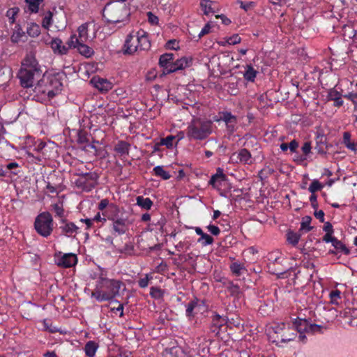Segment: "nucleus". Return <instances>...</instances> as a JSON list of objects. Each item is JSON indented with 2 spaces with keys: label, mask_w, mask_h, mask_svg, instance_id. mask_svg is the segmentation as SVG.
<instances>
[{
  "label": "nucleus",
  "mask_w": 357,
  "mask_h": 357,
  "mask_svg": "<svg viewBox=\"0 0 357 357\" xmlns=\"http://www.w3.org/2000/svg\"><path fill=\"white\" fill-rule=\"evenodd\" d=\"M122 288L125 289V284L122 281L108 278L106 271L100 268V272L97 274L95 289L91 292V297L98 302L113 301L120 295Z\"/></svg>",
  "instance_id": "1"
},
{
  "label": "nucleus",
  "mask_w": 357,
  "mask_h": 357,
  "mask_svg": "<svg viewBox=\"0 0 357 357\" xmlns=\"http://www.w3.org/2000/svg\"><path fill=\"white\" fill-rule=\"evenodd\" d=\"M149 34L139 29L132 31L126 38L122 51L124 54H133L135 52L148 51L151 48Z\"/></svg>",
  "instance_id": "2"
},
{
  "label": "nucleus",
  "mask_w": 357,
  "mask_h": 357,
  "mask_svg": "<svg viewBox=\"0 0 357 357\" xmlns=\"http://www.w3.org/2000/svg\"><path fill=\"white\" fill-rule=\"evenodd\" d=\"M130 8L119 0L107 3L102 10V16L108 24L123 23L126 25L130 21Z\"/></svg>",
  "instance_id": "3"
},
{
  "label": "nucleus",
  "mask_w": 357,
  "mask_h": 357,
  "mask_svg": "<svg viewBox=\"0 0 357 357\" xmlns=\"http://www.w3.org/2000/svg\"><path fill=\"white\" fill-rule=\"evenodd\" d=\"M42 72L35 56L27 54L22 63V67L18 73V78L22 86L24 88L31 87L36 77H39Z\"/></svg>",
  "instance_id": "4"
},
{
  "label": "nucleus",
  "mask_w": 357,
  "mask_h": 357,
  "mask_svg": "<svg viewBox=\"0 0 357 357\" xmlns=\"http://www.w3.org/2000/svg\"><path fill=\"white\" fill-rule=\"evenodd\" d=\"M296 320L290 324L284 322L274 323L271 328L269 330V338L273 343L280 345L281 343H286L294 340L297 336L298 330L296 327Z\"/></svg>",
  "instance_id": "5"
},
{
  "label": "nucleus",
  "mask_w": 357,
  "mask_h": 357,
  "mask_svg": "<svg viewBox=\"0 0 357 357\" xmlns=\"http://www.w3.org/2000/svg\"><path fill=\"white\" fill-rule=\"evenodd\" d=\"M213 130V121L201 118L193 119L186 129V135L189 140H204Z\"/></svg>",
  "instance_id": "6"
},
{
  "label": "nucleus",
  "mask_w": 357,
  "mask_h": 357,
  "mask_svg": "<svg viewBox=\"0 0 357 357\" xmlns=\"http://www.w3.org/2000/svg\"><path fill=\"white\" fill-rule=\"evenodd\" d=\"M34 228L37 233L43 237L50 236L54 229V220L49 212L38 214L34 221Z\"/></svg>",
  "instance_id": "7"
},
{
  "label": "nucleus",
  "mask_w": 357,
  "mask_h": 357,
  "mask_svg": "<svg viewBox=\"0 0 357 357\" xmlns=\"http://www.w3.org/2000/svg\"><path fill=\"white\" fill-rule=\"evenodd\" d=\"M99 176L96 172H86L79 175L75 179V184L85 192L91 191L98 184Z\"/></svg>",
  "instance_id": "8"
},
{
  "label": "nucleus",
  "mask_w": 357,
  "mask_h": 357,
  "mask_svg": "<svg viewBox=\"0 0 357 357\" xmlns=\"http://www.w3.org/2000/svg\"><path fill=\"white\" fill-rule=\"evenodd\" d=\"M43 82L46 84V92L47 100H49L61 91L63 84L59 74H53L43 77Z\"/></svg>",
  "instance_id": "9"
},
{
  "label": "nucleus",
  "mask_w": 357,
  "mask_h": 357,
  "mask_svg": "<svg viewBox=\"0 0 357 357\" xmlns=\"http://www.w3.org/2000/svg\"><path fill=\"white\" fill-rule=\"evenodd\" d=\"M112 221V231L115 235H123L128 230V220L121 217H108Z\"/></svg>",
  "instance_id": "10"
},
{
  "label": "nucleus",
  "mask_w": 357,
  "mask_h": 357,
  "mask_svg": "<svg viewBox=\"0 0 357 357\" xmlns=\"http://www.w3.org/2000/svg\"><path fill=\"white\" fill-rule=\"evenodd\" d=\"M220 119H214L215 121H222L225 123L227 130L229 134L234 133L236 129L237 117L230 112H222L220 113Z\"/></svg>",
  "instance_id": "11"
},
{
  "label": "nucleus",
  "mask_w": 357,
  "mask_h": 357,
  "mask_svg": "<svg viewBox=\"0 0 357 357\" xmlns=\"http://www.w3.org/2000/svg\"><path fill=\"white\" fill-rule=\"evenodd\" d=\"M316 146L314 147L317 153L321 155H325L327 153L328 144L327 143V138L322 131H318L315 136Z\"/></svg>",
  "instance_id": "12"
},
{
  "label": "nucleus",
  "mask_w": 357,
  "mask_h": 357,
  "mask_svg": "<svg viewBox=\"0 0 357 357\" xmlns=\"http://www.w3.org/2000/svg\"><path fill=\"white\" fill-rule=\"evenodd\" d=\"M78 36L72 35L68 41V45H74L79 42H86L88 38V24L86 23L81 24L77 29Z\"/></svg>",
  "instance_id": "13"
},
{
  "label": "nucleus",
  "mask_w": 357,
  "mask_h": 357,
  "mask_svg": "<svg viewBox=\"0 0 357 357\" xmlns=\"http://www.w3.org/2000/svg\"><path fill=\"white\" fill-rule=\"evenodd\" d=\"M298 332L305 331L306 333H316L321 330V326L317 324H311L306 319H299L296 324Z\"/></svg>",
  "instance_id": "14"
},
{
  "label": "nucleus",
  "mask_w": 357,
  "mask_h": 357,
  "mask_svg": "<svg viewBox=\"0 0 357 357\" xmlns=\"http://www.w3.org/2000/svg\"><path fill=\"white\" fill-rule=\"evenodd\" d=\"M175 59L174 54L172 53H165L162 54L159 58L158 64L160 67L162 68V73L164 75L170 74L168 72L171 66H173L174 60Z\"/></svg>",
  "instance_id": "15"
},
{
  "label": "nucleus",
  "mask_w": 357,
  "mask_h": 357,
  "mask_svg": "<svg viewBox=\"0 0 357 357\" xmlns=\"http://www.w3.org/2000/svg\"><path fill=\"white\" fill-rule=\"evenodd\" d=\"M77 262V255L73 253H68L59 257L56 261V264L61 267L70 268L74 266Z\"/></svg>",
  "instance_id": "16"
},
{
  "label": "nucleus",
  "mask_w": 357,
  "mask_h": 357,
  "mask_svg": "<svg viewBox=\"0 0 357 357\" xmlns=\"http://www.w3.org/2000/svg\"><path fill=\"white\" fill-rule=\"evenodd\" d=\"M192 63V59L190 57H182L179 59L174 60L173 66H171L169 68L168 72L171 73L176 72L178 70H183L188 67H190Z\"/></svg>",
  "instance_id": "17"
},
{
  "label": "nucleus",
  "mask_w": 357,
  "mask_h": 357,
  "mask_svg": "<svg viewBox=\"0 0 357 357\" xmlns=\"http://www.w3.org/2000/svg\"><path fill=\"white\" fill-rule=\"evenodd\" d=\"M61 224L62 225L59 227V229L61 230V233L63 235L70 237L78 232L79 227L73 222L62 219Z\"/></svg>",
  "instance_id": "18"
},
{
  "label": "nucleus",
  "mask_w": 357,
  "mask_h": 357,
  "mask_svg": "<svg viewBox=\"0 0 357 357\" xmlns=\"http://www.w3.org/2000/svg\"><path fill=\"white\" fill-rule=\"evenodd\" d=\"M90 82L100 92H107L112 89L111 82L100 77L95 76Z\"/></svg>",
  "instance_id": "19"
},
{
  "label": "nucleus",
  "mask_w": 357,
  "mask_h": 357,
  "mask_svg": "<svg viewBox=\"0 0 357 357\" xmlns=\"http://www.w3.org/2000/svg\"><path fill=\"white\" fill-rule=\"evenodd\" d=\"M211 319L210 331L211 333H215L217 335L219 333L220 328L226 324V319L225 317L217 313H215L211 317Z\"/></svg>",
  "instance_id": "20"
},
{
  "label": "nucleus",
  "mask_w": 357,
  "mask_h": 357,
  "mask_svg": "<svg viewBox=\"0 0 357 357\" xmlns=\"http://www.w3.org/2000/svg\"><path fill=\"white\" fill-rule=\"evenodd\" d=\"M342 95L340 92L336 90L335 88H331L328 90L327 94V100L333 101V106L336 107H340L343 105L344 101L342 98Z\"/></svg>",
  "instance_id": "21"
},
{
  "label": "nucleus",
  "mask_w": 357,
  "mask_h": 357,
  "mask_svg": "<svg viewBox=\"0 0 357 357\" xmlns=\"http://www.w3.org/2000/svg\"><path fill=\"white\" fill-rule=\"evenodd\" d=\"M227 180V176L224 174L222 169L218 168L216 173L211 176L208 184L214 188H218L222 185V182Z\"/></svg>",
  "instance_id": "22"
},
{
  "label": "nucleus",
  "mask_w": 357,
  "mask_h": 357,
  "mask_svg": "<svg viewBox=\"0 0 357 357\" xmlns=\"http://www.w3.org/2000/svg\"><path fill=\"white\" fill-rule=\"evenodd\" d=\"M85 42H79L78 43H74V45H68L69 47L76 48L80 54L82 56L89 58L94 54L93 50L89 46L86 45Z\"/></svg>",
  "instance_id": "23"
},
{
  "label": "nucleus",
  "mask_w": 357,
  "mask_h": 357,
  "mask_svg": "<svg viewBox=\"0 0 357 357\" xmlns=\"http://www.w3.org/2000/svg\"><path fill=\"white\" fill-rule=\"evenodd\" d=\"M195 230L196 234L200 236V237L197 239V242L202 246H206L213 244L214 239L212 236L206 233H204L200 227H197L195 228Z\"/></svg>",
  "instance_id": "24"
},
{
  "label": "nucleus",
  "mask_w": 357,
  "mask_h": 357,
  "mask_svg": "<svg viewBox=\"0 0 357 357\" xmlns=\"http://www.w3.org/2000/svg\"><path fill=\"white\" fill-rule=\"evenodd\" d=\"M342 144L354 153H357V142H355L351 140V134L350 132L346 131L343 132Z\"/></svg>",
  "instance_id": "25"
},
{
  "label": "nucleus",
  "mask_w": 357,
  "mask_h": 357,
  "mask_svg": "<svg viewBox=\"0 0 357 357\" xmlns=\"http://www.w3.org/2000/svg\"><path fill=\"white\" fill-rule=\"evenodd\" d=\"M51 48L55 54L61 55L66 54L68 51V47L63 45V42L59 38H54L50 43Z\"/></svg>",
  "instance_id": "26"
},
{
  "label": "nucleus",
  "mask_w": 357,
  "mask_h": 357,
  "mask_svg": "<svg viewBox=\"0 0 357 357\" xmlns=\"http://www.w3.org/2000/svg\"><path fill=\"white\" fill-rule=\"evenodd\" d=\"M34 93L38 98V100L43 101L47 99V94L46 92V84L43 82V79L38 81L37 85L35 86Z\"/></svg>",
  "instance_id": "27"
},
{
  "label": "nucleus",
  "mask_w": 357,
  "mask_h": 357,
  "mask_svg": "<svg viewBox=\"0 0 357 357\" xmlns=\"http://www.w3.org/2000/svg\"><path fill=\"white\" fill-rule=\"evenodd\" d=\"M215 3L211 0H202L200 7L205 15L216 13Z\"/></svg>",
  "instance_id": "28"
},
{
  "label": "nucleus",
  "mask_w": 357,
  "mask_h": 357,
  "mask_svg": "<svg viewBox=\"0 0 357 357\" xmlns=\"http://www.w3.org/2000/svg\"><path fill=\"white\" fill-rule=\"evenodd\" d=\"M130 144L123 140H120L114 146V150L121 156L128 155L129 154Z\"/></svg>",
  "instance_id": "29"
},
{
  "label": "nucleus",
  "mask_w": 357,
  "mask_h": 357,
  "mask_svg": "<svg viewBox=\"0 0 357 357\" xmlns=\"http://www.w3.org/2000/svg\"><path fill=\"white\" fill-rule=\"evenodd\" d=\"M236 158L241 163L248 165L252 163L251 153L247 149H241L237 153Z\"/></svg>",
  "instance_id": "30"
},
{
  "label": "nucleus",
  "mask_w": 357,
  "mask_h": 357,
  "mask_svg": "<svg viewBox=\"0 0 357 357\" xmlns=\"http://www.w3.org/2000/svg\"><path fill=\"white\" fill-rule=\"evenodd\" d=\"M196 304L197 303H195L194 298L188 304L185 305V316L190 321L192 320L198 313L196 308Z\"/></svg>",
  "instance_id": "31"
},
{
  "label": "nucleus",
  "mask_w": 357,
  "mask_h": 357,
  "mask_svg": "<svg viewBox=\"0 0 357 357\" xmlns=\"http://www.w3.org/2000/svg\"><path fill=\"white\" fill-rule=\"evenodd\" d=\"M335 250H330L329 253L336 255L337 253H342L345 255H348L350 253L349 249L340 240L337 239L333 245Z\"/></svg>",
  "instance_id": "32"
},
{
  "label": "nucleus",
  "mask_w": 357,
  "mask_h": 357,
  "mask_svg": "<svg viewBox=\"0 0 357 357\" xmlns=\"http://www.w3.org/2000/svg\"><path fill=\"white\" fill-rule=\"evenodd\" d=\"M257 71L251 65H248L243 74L244 79L248 82H254Z\"/></svg>",
  "instance_id": "33"
},
{
  "label": "nucleus",
  "mask_w": 357,
  "mask_h": 357,
  "mask_svg": "<svg viewBox=\"0 0 357 357\" xmlns=\"http://www.w3.org/2000/svg\"><path fill=\"white\" fill-rule=\"evenodd\" d=\"M98 348V345L94 341H89L85 344V354L89 357H93Z\"/></svg>",
  "instance_id": "34"
},
{
  "label": "nucleus",
  "mask_w": 357,
  "mask_h": 357,
  "mask_svg": "<svg viewBox=\"0 0 357 357\" xmlns=\"http://www.w3.org/2000/svg\"><path fill=\"white\" fill-rule=\"evenodd\" d=\"M229 268L231 273L237 277L241 275L244 271H246L245 266L238 262H233L231 264Z\"/></svg>",
  "instance_id": "35"
},
{
  "label": "nucleus",
  "mask_w": 357,
  "mask_h": 357,
  "mask_svg": "<svg viewBox=\"0 0 357 357\" xmlns=\"http://www.w3.org/2000/svg\"><path fill=\"white\" fill-rule=\"evenodd\" d=\"M137 204L141 208L149 210L153 206V202L149 197H144L143 196H138L136 199Z\"/></svg>",
  "instance_id": "36"
},
{
  "label": "nucleus",
  "mask_w": 357,
  "mask_h": 357,
  "mask_svg": "<svg viewBox=\"0 0 357 357\" xmlns=\"http://www.w3.org/2000/svg\"><path fill=\"white\" fill-rule=\"evenodd\" d=\"M26 33L31 37H37L40 33V27L36 23H31L27 27Z\"/></svg>",
  "instance_id": "37"
},
{
  "label": "nucleus",
  "mask_w": 357,
  "mask_h": 357,
  "mask_svg": "<svg viewBox=\"0 0 357 357\" xmlns=\"http://www.w3.org/2000/svg\"><path fill=\"white\" fill-rule=\"evenodd\" d=\"M330 303L334 305H339L341 303V291L339 289L332 290L329 294Z\"/></svg>",
  "instance_id": "38"
},
{
  "label": "nucleus",
  "mask_w": 357,
  "mask_h": 357,
  "mask_svg": "<svg viewBox=\"0 0 357 357\" xmlns=\"http://www.w3.org/2000/svg\"><path fill=\"white\" fill-rule=\"evenodd\" d=\"M312 221V218L309 215H305L302 218V221L301 222V228L300 230H303L305 232H309L312 230L313 227L310 226V223Z\"/></svg>",
  "instance_id": "39"
},
{
  "label": "nucleus",
  "mask_w": 357,
  "mask_h": 357,
  "mask_svg": "<svg viewBox=\"0 0 357 357\" xmlns=\"http://www.w3.org/2000/svg\"><path fill=\"white\" fill-rule=\"evenodd\" d=\"M44 0H25L28 4L29 10L31 13H37L39 10L40 4Z\"/></svg>",
  "instance_id": "40"
},
{
  "label": "nucleus",
  "mask_w": 357,
  "mask_h": 357,
  "mask_svg": "<svg viewBox=\"0 0 357 357\" xmlns=\"http://www.w3.org/2000/svg\"><path fill=\"white\" fill-rule=\"evenodd\" d=\"M195 301L197 303L196 308L198 313L200 312L201 314H203L207 312L208 305L205 300H201L195 297Z\"/></svg>",
  "instance_id": "41"
},
{
  "label": "nucleus",
  "mask_w": 357,
  "mask_h": 357,
  "mask_svg": "<svg viewBox=\"0 0 357 357\" xmlns=\"http://www.w3.org/2000/svg\"><path fill=\"white\" fill-rule=\"evenodd\" d=\"M153 172L155 176L161 177L164 180L170 178L171 175L165 171L162 166H156L153 168Z\"/></svg>",
  "instance_id": "42"
},
{
  "label": "nucleus",
  "mask_w": 357,
  "mask_h": 357,
  "mask_svg": "<svg viewBox=\"0 0 357 357\" xmlns=\"http://www.w3.org/2000/svg\"><path fill=\"white\" fill-rule=\"evenodd\" d=\"M300 238H301L300 234H298L296 232H294L292 231H289L287 233V241L294 246L296 245L298 243Z\"/></svg>",
  "instance_id": "43"
},
{
  "label": "nucleus",
  "mask_w": 357,
  "mask_h": 357,
  "mask_svg": "<svg viewBox=\"0 0 357 357\" xmlns=\"http://www.w3.org/2000/svg\"><path fill=\"white\" fill-rule=\"evenodd\" d=\"M19 12H20V8L18 7H16V6L10 8H9L6 11V15L8 18L9 23L10 24H13L15 23V17L18 14Z\"/></svg>",
  "instance_id": "44"
},
{
  "label": "nucleus",
  "mask_w": 357,
  "mask_h": 357,
  "mask_svg": "<svg viewBox=\"0 0 357 357\" xmlns=\"http://www.w3.org/2000/svg\"><path fill=\"white\" fill-rule=\"evenodd\" d=\"M176 139L174 135H168L165 138H161L159 142L160 145L165 146L167 149L173 147V142Z\"/></svg>",
  "instance_id": "45"
},
{
  "label": "nucleus",
  "mask_w": 357,
  "mask_h": 357,
  "mask_svg": "<svg viewBox=\"0 0 357 357\" xmlns=\"http://www.w3.org/2000/svg\"><path fill=\"white\" fill-rule=\"evenodd\" d=\"M227 289L232 296H237L240 294V287L238 284H234L233 282H229L227 286Z\"/></svg>",
  "instance_id": "46"
},
{
  "label": "nucleus",
  "mask_w": 357,
  "mask_h": 357,
  "mask_svg": "<svg viewBox=\"0 0 357 357\" xmlns=\"http://www.w3.org/2000/svg\"><path fill=\"white\" fill-rule=\"evenodd\" d=\"M343 97L352 102L354 105V111L357 112V92H349L344 95Z\"/></svg>",
  "instance_id": "47"
},
{
  "label": "nucleus",
  "mask_w": 357,
  "mask_h": 357,
  "mask_svg": "<svg viewBox=\"0 0 357 357\" xmlns=\"http://www.w3.org/2000/svg\"><path fill=\"white\" fill-rule=\"evenodd\" d=\"M302 155L308 158L312 153V143L310 141L305 142L301 146Z\"/></svg>",
  "instance_id": "48"
},
{
  "label": "nucleus",
  "mask_w": 357,
  "mask_h": 357,
  "mask_svg": "<svg viewBox=\"0 0 357 357\" xmlns=\"http://www.w3.org/2000/svg\"><path fill=\"white\" fill-rule=\"evenodd\" d=\"M107 212L109 213L107 218L114 216L119 217L120 208L117 205L114 204H110Z\"/></svg>",
  "instance_id": "49"
},
{
  "label": "nucleus",
  "mask_w": 357,
  "mask_h": 357,
  "mask_svg": "<svg viewBox=\"0 0 357 357\" xmlns=\"http://www.w3.org/2000/svg\"><path fill=\"white\" fill-rule=\"evenodd\" d=\"M53 13L51 11H48L46 15L43 17L42 21V26L45 29H49L50 26L52 23Z\"/></svg>",
  "instance_id": "50"
},
{
  "label": "nucleus",
  "mask_w": 357,
  "mask_h": 357,
  "mask_svg": "<svg viewBox=\"0 0 357 357\" xmlns=\"http://www.w3.org/2000/svg\"><path fill=\"white\" fill-rule=\"evenodd\" d=\"M52 209L55 213L56 216L63 218L64 216V209L62 204L56 203L52 205Z\"/></svg>",
  "instance_id": "51"
},
{
  "label": "nucleus",
  "mask_w": 357,
  "mask_h": 357,
  "mask_svg": "<svg viewBox=\"0 0 357 357\" xmlns=\"http://www.w3.org/2000/svg\"><path fill=\"white\" fill-rule=\"evenodd\" d=\"M323 188L324 185L318 180H314L311 183L308 190L313 195L316 192L321 190Z\"/></svg>",
  "instance_id": "52"
},
{
  "label": "nucleus",
  "mask_w": 357,
  "mask_h": 357,
  "mask_svg": "<svg viewBox=\"0 0 357 357\" xmlns=\"http://www.w3.org/2000/svg\"><path fill=\"white\" fill-rule=\"evenodd\" d=\"M77 142L80 144L89 142L88 133L84 130H79L77 134Z\"/></svg>",
  "instance_id": "53"
},
{
  "label": "nucleus",
  "mask_w": 357,
  "mask_h": 357,
  "mask_svg": "<svg viewBox=\"0 0 357 357\" xmlns=\"http://www.w3.org/2000/svg\"><path fill=\"white\" fill-rule=\"evenodd\" d=\"M238 3H239L240 8L246 12L256 6V3L254 1L243 2L242 1H238Z\"/></svg>",
  "instance_id": "54"
},
{
  "label": "nucleus",
  "mask_w": 357,
  "mask_h": 357,
  "mask_svg": "<svg viewBox=\"0 0 357 357\" xmlns=\"http://www.w3.org/2000/svg\"><path fill=\"white\" fill-rule=\"evenodd\" d=\"M190 248V243L188 241H180L176 245L175 248L179 252L187 251Z\"/></svg>",
  "instance_id": "55"
},
{
  "label": "nucleus",
  "mask_w": 357,
  "mask_h": 357,
  "mask_svg": "<svg viewBox=\"0 0 357 357\" xmlns=\"http://www.w3.org/2000/svg\"><path fill=\"white\" fill-rule=\"evenodd\" d=\"M153 279V277L149 274H146L144 278H140L138 280V285L140 288H146L149 285L150 280Z\"/></svg>",
  "instance_id": "56"
},
{
  "label": "nucleus",
  "mask_w": 357,
  "mask_h": 357,
  "mask_svg": "<svg viewBox=\"0 0 357 357\" xmlns=\"http://www.w3.org/2000/svg\"><path fill=\"white\" fill-rule=\"evenodd\" d=\"M291 271L292 268H289L286 271H278V270L275 269L272 271V273L276 275L278 278L284 279L287 278L290 275V272Z\"/></svg>",
  "instance_id": "57"
},
{
  "label": "nucleus",
  "mask_w": 357,
  "mask_h": 357,
  "mask_svg": "<svg viewBox=\"0 0 357 357\" xmlns=\"http://www.w3.org/2000/svg\"><path fill=\"white\" fill-rule=\"evenodd\" d=\"M6 169L12 171V174L17 175L20 172L19 170H16L19 168V164L16 162H10L6 166Z\"/></svg>",
  "instance_id": "58"
},
{
  "label": "nucleus",
  "mask_w": 357,
  "mask_h": 357,
  "mask_svg": "<svg viewBox=\"0 0 357 357\" xmlns=\"http://www.w3.org/2000/svg\"><path fill=\"white\" fill-rule=\"evenodd\" d=\"M241 38L238 34L227 38L226 43L229 45H236L241 43Z\"/></svg>",
  "instance_id": "59"
},
{
  "label": "nucleus",
  "mask_w": 357,
  "mask_h": 357,
  "mask_svg": "<svg viewBox=\"0 0 357 357\" xmlns=\"http://www.w3.org/2000/svg\"><path fill=\"white\" fill-rule=\"evenodd\" d=\"M150 295L152 298H159L162 296V293L160 288L152 287L150 289Z\"/></svg>",
  "instance_id": "60"
},
{
  "label": "nucleus",
  "mask_w": 357,
  "mask_h": 357,
  "mask_svg": "<svg viewBox=\"0 0 357 357\" xmlns=\"http://www.w3.org/2000/svg\"><path fill=\"white\" fill-rule=\"evenodd\" d=\"M24 33L20 29L17 30L11 36V40L13 43H18L21 38L23 36Z\"/></svg>",
  "instance_id": "61"
},
{
  "label": "nucleus",
  "mask_w": 357,
  "mask_h": 357,
  "mask_svg": "<svg viewBox=\"0 0 357 357\" xmlns=\"http://www.w3.org/2000/svg\"><path fill=\"white\" fill-rule=\"evenodd\" d=\"M46 145V142L38 139L34 145L33 151H36L38 153H41L43 152V150L45 149Z\"/></svg>",
  "instance_id": "62"
},
{
  "label": "nucleus",
  "mask_w": 357,
  "mask_h": 357,
  "mask_svg": "<svg viewBox=\"0 0 357 357\" xmlns=\"http://www.w3.org/2000/svg\"><path fill=\"white\" fill-rule=\"evenodd\" d=\"M206 228L214 236H218L220 233V228L214 225H209Z\"/></svg>",
  "instance_id": "63"
},
{
  "label": "nucleus",
  "mask_w": 357,
  "mask_h": 357,
  "mask_svg": "<svg viewBox=\"0 0 357 357\" xmlns=\"http://www.w3.org/2000/svg\"><path fill=\"white\" fill-rule=\"evenodd\" d=\"M289 149L291 153H296L299 144L296 139L291 140L289 144Z\"/></svg>",
  "instance_id": "64"
}]
</instances>
